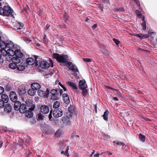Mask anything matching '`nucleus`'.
Returning a JSON list of instances; mask_svg holds the SVG:
<instances>
[{
	"instance_id": "52",
	"label": "nucleus",
	"mask_w": 157,
	"mask_h": 157,
	"mask_svg": "<svg viewBox=\"0 0 157 157\" xmlns=\"http://www.w3.org/2000/svg\"><path fill=\"white\" fill-rule=\"evenodd\" d=\"M104 139L105 140H107L109 138V136L107 135H104Z\"/></svg>"
},
{
	"instance_id": "44",
	"label": "nucleus",
	"mask_w": 157,
	"mask_h": 157,
	"mask_svg": "<svg viewBox=\"0 0 157 157\" xmlns=\"http://www.w3.org/2000/svg\"><path fill=\"white\" fill-rule=\"evenodd\" d=\"M113 40L114 42H115V43H116V44L117 45H118L119 44L120 42L118 40L116 39L115 38H113Z\"/></svg>"
},
{
	"instance_id": "50",
	"label": "nucleus",
	"mask_w": 157,
	"mask_h": 157,
	"mask_svg": "<svg viewBox=\"0 0 157 157\" xmlns=\"http://www.w3.org/2000/svg\"><path fill=\"white\" fill-rule=\"evenodd\" d=\"M48 117H49V119L50 120L52 118V114L51 111L50 112L48 116Z\"/></svg>"
},
{
	"instance_id": "63",
	"label": "nucleus",
	"mask_w": 157,
	"mask_h": 157,
	"mask_svg": "<svg viewBox=\"0 0 157 157\" xmlns=\"http://www.w3.org/2000/svg\"><path fill=\"white\" fill-rule=\"evenodd\" d=\"M94 106V107H95V110L96 111V110H97V108H96L97 107V106H96V105H95Z\"/></svg>"
},
{
	"instance_id": "59",
	"label": "nucleus",
	"mask_w": 157,
	"mask_h": 157,
	"mask_svg": "<svg viewBox=\"0 0 157 157\" xmlns=\"http://www.w3.org/2000/svg\"><path fill=\"white\" fill-rule=\"evenodd\" d=\"M118 11H124L123 8H119L118 9Z\"/></svg>"
},
{
	"instance_id": "11",
	"label": "nucleus",
	"mask_w": 157,
	"mask_h": 157,
	"mask_svg": "<svg viewBox=\"0 0 157 157\" xmlns=\"http://www.w3.org/2000/svg\"><path fill=\"white\" fill-rule=\"evenodd\" d=\"M41 112L43 113H48L49 111L48 107L46 105H43L41 106L40 107Z\"/></svg>"
},
{
	"instance_id": "6",
	"label": "nucleus",
	"mask_w": 157,
	"mask_h": 157,
	"mask_svg": "<svg viewBox=\"0 0 157 157\" xmlns=\"http://www.w3.org/2000/svg\"><path fill=\"white\" fill-rule=\"evenodd\" d=\"M13 28L15 30L22 29L23 26V24L21 22L15 21L13 23Z\"/></svg>"
},
{
	"instance_id": "40",
	"label": "nucleus",
	"mask_w": 157,
	"mask_h": 157,
	"mask_svg": "<svg viewBox=\"0 0 157 157\" xmlns=\"http://www.w3.org/2000/svg\"><path fill=\"white\" fill-rule=\"evenodd\" d=\"M4 102L2 100L0 99V108H2L4 106Z\"/></svg>"
},
{
	"instance_id": "19",
	"label": "nucleus",
	"mask_w": 157,
	"mask_h": 157,
	"mask_svg": "<svg viewBox=\"0 0 157 157\" xmlns=\"http://www.w3.org/2000/svg\"><path fill=\"white\" fill-rule=\"evenodd\" d=\"M14 104V109L16 110H18L20 109L21 105V102L18 101H16Z\"/></svg>"
},
{
	"instance_id": "5",
	"label": "nucleus",
	"mask_w": 157,
	"mask_h": 157,
	"mask_svg": "<svg viewBox=\"0 0 157 157\" xmlns=\"http://www.w3.org/2000/svg\"><path fill=\"white\" fill-rule=\"evenodd\" d=\"M21 99L23 101H24L28 107H30L29 108L32 110L34 109V106L33 104V102L32 100L30 99H28L26 98H24V97H21Z\"/></svg>"
},
{
	"instance_id": "43",
	"label": "nucleus",
	"mask_w": 157,
	"mask_h": 157,
	"mask_svg": "<svg viewBox=\"0 0 157 157\" xmlns=\"http://www.w3.org/2000/svg\"><path fill=\"white\" fill-rule=\"evenodd\" d=\"M148 37V35L147 34H141V37L142 38H145Z\"/></svg>"
},
{
	"instance_id": "4",
	"label": "nucleus",
	"mask_w": 157,
	"mask_h": 157,
	"mask_svg": "<svg viewBox=\"0 0 157 157\" xmlns=\"http://www.w3.org/2000/svg\"><path fill=\"white\" fill-rule=\"evenodd\" d=\"M52 57L56 59L57 61L59 62L64 63L67 60V55H61L57 53H54Z\"/></svg>"
},
{
	"instance_id": "20",
	"label": "nucleus",
	"mask_w": 157,
	"mask_h": 157,
	"mask_svg": "<svg viewBox=\"0 0 157 157\" xmlns=\"http://www.w3.org/2000/svg\"><path fill=\"white\" fill-rule=\"evenodd\" d=\"M35 62L34 60L32 58H29L26 59L27 63L29 65H33L34 63Z\"/></svg>"
},
{
	"instance_id": "49",
	"label": "nucleus",
	"mask_w": 157,
	"mask_h": 157,
	"mask_svg": "<svg viewBox=\"0 0 157 157\" xmlns=\"http://www.w3.org/2000/svg\"><path fill=\"white\" fill-rule=\"evenodd\" d=\"M134 35L136 36H137L138 37L140 38H141V34H135Z\"/></svg>"
},
{
	"instance_id": "39",
	"label": "nucleus",
	"mask_w": 157,
	"mask_h": 157,
	"mask_svg": "<svg viewBox=\"0 0 157 157\" xmlns=\"http://www.w3.org/2000/svg\"><path fill=\"white\" fill-rule=\"evenodd\" d=\"M37 117L40 120H42L43 118V115L41 113H39L38 114Z\"/></svg>"
},
{
	"instance_id": "33",
	"label": "nucleus",
	"mask_w": 157,
	"mask_h": 157,
	"mask_svg": "<svg viewBox=\"0 0 157 157\" xmlns=\"http://www.w3.org/2000/svg\"><path fill=\"white\" fill-rule=\"evenodd\" d=\"M109 113V112L108 111H105L104 113V114L103 115V117L104 119L105 120H107L108 119V116Z\"/></svg>"
},
{
	"instance_id": "32",
	"label": "nucleus",
	"mask_w": 157,
	"mask_h": 157,
	"mask_svg": "<svg viewBox=\"0 0 157 157\" xmlns=\"http://www.w3.org/2000/svg\"><path fill=\"white\" fill-rule=\"evenodd\" d=\"M142 20L144 21L141 24V26L143 28L144 30H145L146 29V25L145 21L144 20V17H143Z\"/></svg>"
},
{
	"instance_id": "46",
	"label": "nucleus",
	"mask_w": 157,
	"mask_h": 157,
	"mask_svg": "<svg viewBox=\"0 0 157 157\" xmlns=\"http://www.w3.org/2000/svg\"><path fill=\"white\" fill-rule=\"evenodd\" d=\"M64 17L66 20H67L68 18V16L67 14L66 13L64 15Z\"/></svg>"
},
{
	"instance_id": "57",
	"label": "nucleus",
	"mask_w": 157,
	"mask_h": 157,
	"mask_svg": "<svg viewBox=\"0 0 157 157\" xmlns=\"http://www.w3.org/2000/svg\"><path fill=\"white\" fill-rule=\"evenodd\" d=\"M44 40L45 41H47V38H46V35H45V34H44Z\"/></svg>"
},
{
	"instance_id": "18",
	"label": "nucleus",
	"mask_w": 157,
	"mask_h": 157,
	"mask_svg": "<svg viewBox=\"0 0 157 157\" xmlns=\"http://www.w3.org/2000/svg\"><path fill=\"white\" fill-rule=\"evenodd\" d=\"M18 92L20 95L22 96L26 93L25 88L24 87H19L18 90Z\"/></svg>"
},
{
	"instance_id": "28",
	"label": "nucleus",
	"mask_w": 157,
	"mask_h": 157,
	"mask_svg": "<svg viewBox=\"0 0 157 157\" xmlns=\"http://www.w3.org/2000/svg\"><path fill=\"white\" fill-rule=\"evenodd\" d=\"M16 68L18 71H22L25 69V67L23 65L20 64L18 65H17Z\"/></svg>"
},
{
	"instance_id": "47",
	"label": "nucleus",
	"mask_w": 157,
	"mask_h": 157,
	"mask_svg": "<svg viewBox=\"0 0 157 157\" xmlns=\"http://www.w3.org/2000/svg\"><path fill=\"white\" fill-rule=\"evenodd\" d=\"M84 60L87 62H90L91 61V60L89 58H84Z\"/></svg>"
},
{
	"instance_id": "38",
	"label": "nucleus",
	"mask_w": 157,
	"mask_h": 157,
	"mask_svg": "<svg viewBox=\"0 0 157 157\" xmlns=\"http://www.w3.org/2000/svg\"><path fill=\"white\" fill-rule=\"evenodd\" d=\"M136 13L137 14V16L139 18H141L142 17V14L140 13L139 11L136 10Z\"/></svg>"
},
{
	"instance_id": "60",
	"label": "nucleus",
	"mask_w": 157,
	"mask_h": 157,
	"mask_svg": "<svg viewBox=\"0 0 157 157\" xmlns=\"http://www.w3.org/2000/svg\"><path fill=\"white\" fill-rule=\"evenodd\" d=\"M3 142L2 141H0V148L2 147Z\"/></svg>"
},
{
	"instance_id": "48",
	"label": "nucleus",
	"mask_w": 157,
	"mask_h": 157,
	"mask_svg": "<svg viewBox=\"0 0 157 157\" xmlns=\"http://www.w3.org/2000/svg\"><path fill=\"white\" fill-rule=\"evenodd\" d=\"M24 40L27 43H28L31 41L29 38H25Z\"/></svg>"
},
{
	"instance_id": "3",
	"label": "nucleus",
	"mask_w": 157,
	"mask_h": 157,
	"mask_svg": "<svg viewBox=\"0 0 157 157\" xmlns=\"http://www.w3.org/2000/svg\"><path fill=\"white\" fill-rule=\"evenodd\" d=\"M49 62L50 63V65L48 62L44 61V60L39 61V62L38 61L36 62L38 65H39L40 67L43 68H47L51 66L52 67H53V63L52 60L50 59Z\"/></svg>"
},
{
	"instance_id": "14",
	"label": "nucleus",
	"mask_w": 157,
	"mask_h": 157,
	"mask_svg": "<svg viewBox=\"0 0 157 157\" xmlns=\"http://www.w3.org/2000/svg\"><path fill=\"white\" fill-rule=\"evenodd\" d=\"M68 64H69V68L72 71L74 72H78V71L76 66L74 65L73 63H68Z\"/></svg>"
},
{
	"instance_id": "26",
	"label": "nucleus",
	"mask_w": 157,
	"mask_h": 157,
	"mask_svg": "<svg viewBox=\"0 0 157 157\" xmlns=\"http://www.w3.org/2000/svg\"><path fill=\"white\" fill-rule=\"evenodd\" d=\"M69 149V147L68 146H67L66 149L65 150L62 151L61 152V154H63L64 155H65L66 156H67V157H69V155L68 153V151Z\"/></svg>"
},
{
	"instance_id": "61",
	"label": "nucleus",
	"mask_w": 157,
	"mask_h": 157,
	"mask_svg": "<svg viewBox=\"0 0 157 157\" xmlns=\"http://www.w3.org/2000/svg\"><path fill=\"white\" fill-rule=\"evenodd\" d=\"M113 98L115 100H116V101H118V99L116 97H113Z\"/></svg>"
},
{
	"instance_id": "51",
	"label": "nucleus",
	"mask_w": 157,
	"mask_h": 157,
	"mask_svg": "<svg viewBox=\"0 0 157 157\" xmlns=\"http://www.w3.org/2000/svg\"><path fill=\"white\" fill-rule=\"evenodd\" d=\"M116 143L118 145H120V146L123 145V144H123L121 142H117Z\"/></svg>"
},
{
	"instance_id": "53",
	"label": "nucleus",
	"mask_w": 157,
	"mask_h": 157,
	"mask_svg": "<svg viewBox=\"0 0 157 157\" xmlns=\"http://www.w3.org/2000/svg\"><path fill=\"white\" fill-rule=\"evenodd\" d=\"M97 27V25L96 24H94L92 26V28L93 29H94L96 28Z\"/></svg>"
},
{
	"instance_id": "27",
	"label": "nucleus",
	"mask_w": 157,
	"mask_h": 157,
	"mask_svg": "<svg viewBox=\"0 0 157 157\" xmlns=\"http://www.w3.org/2000/svg\"><path fill=\"white\" fill-rule=\"evenodd\" d=\"M36 92V91L34 90L32 88L29 89L28 91V94L31 96H34Z\"/></svg>"
},
{
	"instance_id": "56",
	"label": "nucleus",
	"mask_w": 157,
	"mask_h": 157,
	"mask_svg": "<svg viewBox=\"0 0 157 157\" xmlns=\"http://www.w3.org/2000/svg\"><path fill=\"white\" fill-rule=\"evenodd\" d=\"M102 2H108L109 0H101Z\"/></svg>"
},
{
	"instance_id": "8",
	"label": "nucleus",
	"mask_w": 157,
	"mask_h": 157,
	"mask_svg": "<svg viewBox=\"0 0 157 157\" xmlns=\"http://www.w3.org/2000/svg\"><path fill=\"white\" fill-rule=\"evenodd\" d=\"M51 99L54 100H58V97H57V90L56 89L52 90L51 91Z\"/></svg>"
},
{
	"instance_id": "25",
	"label": "nucleus",
	"mask_w": 157,
	"mask_h": 157,
	"mask_svg": "<svg viewBox=\"0 0 157 157\" xmlns=\"http://www.w3.org/2000/svg\"><path fill=\"white\" fill-rule=\"evenodd\" d=\"M25 113L26 117L28 118H31L33 116V113L32 111H26Z\"/></svg>"
},
{
	"instance_id": "21",
	"label": "nucleus",
	"mask_w": 157,
	"mask_h": 157,
	"mask_svg": "<svg viewBox=\"0 0 157 157\" xmlns=\"http://www.w3.org/2000/svg\"><path fill=\"white\" fill-rule=\"evenodd\" d=\"M63 99L64 102L66 104L69 102V98L68 95L67 94H64L63 95Z\"/></svg>"
},
{
	"instance_id": "16",
	"label": "nucleus",
	"mask_w": 157,
	"mask_h": 157,
	"mask_svg": "<svg viewBox=\"0 0 157 157\" xmlns=\"http://www.w3.org/2000/svg\"><path fill=\"white\" fill-rule=\"evenodd\" d=\"M31 87L32 88L37 90L41 87L40 85L37 83H33L31 84Z\"/></svg>"
},
{
	"instance_id": "64",
	"label": "nucleus",
	"mask_w": 157,
	"mask_h": 157,
	"mask_svg": "<svg viewBox=\"0 0 157 157\" xmlns=\"http://www.w3.org/2000/svg\"><path fill=\"white\" fill-rule=\"evenodd\" d=\"M59 85L62 87V85H62L60 82H59Z\"/></svg>"
},
{
	"instance_id": "13",
	"label": "nucleus",
	"mask_w": 157,
	"mask_h": 157,
	"mask_svg": "<svg viewBox=\"0 0 157 157\" xmlns=\"http://www.w3.org/2000/svg\"><path fill=\"white\" fill-rule=\"evenodd\" d=\"M14 56L21 58L23 57L24 56V55L21 52L20 50L18 49H15L14 53Z\"/></svg>"
},
{
	"instance_id": "37",
	"label": "nucleus",
	"mask_w": 157,
	"mask_h": 157,
	"mask_svg": "<svg viewBox=\"0 0 157 157\" xmlns=\"http://www.w3.org/2000/svg\"><path fill=\"white\" fill-rule=\"evenodd\" d=\"M24 144V142L23 140L21 139H20L18 141L17 143V144L20 145H22Z\"/></svg>"
},
{
	"instance_id": "15",
	"label": "nucleus",
	"mask_w": 157,
	"mask_h": 157,
	"mask_svg": "<svg viewBox=\"0 0 157 157\" xmlns=\"http://www.w3.org/2000/svg\"><path fill=\"white\" fill-rule=\"evenodd\" d=\"M21 58L16 56H12L11 58L12 61L16 64H18L20 62V59Z\"/></svg>"
},
{
	"instance_id": "2",
	"label": "nucleus",
	"mask_w": 157,
	"mask_h": 157,
	"mask_svg": "<svg viewBox=\"0 0 157 157\" xmlns=\"http://www.w3.org/2000/svg\"><path fill=\"white\" fill-rule=\"evenodd\" d=\"M13 10L8 6H5L3 8H0V14L3 16H7L10 13H12Z\"/></svg>"
},
{
	"instance_id": "45",
	"label": "nucleus",
	"mask_w": 157,
	"mask_h": 157,
	"mask_svg": "<svg viewBox=\"0 0 157 157\" xmlns=\"http://www.w3.org/2000/svg\"><path fill=\"white\" fill-rule=\"evenodd\" d=\"M4 91V88L1 86H0V95L2 94L3 93Z\"/></svg>"
},
{
	"instance_id": "30",
	"label": "nucleus",
	"mask_w": 157,
	"mask_h": 157,
	"mask_svg": "<svg viewBox=\"0 0 157 157\" xmlns=\"http://www.w3.org/2000/svg\"><path fill=\"white\" fill-rule=\"evenodd\" d=\"M9 68L14 69L16 68L17 67V64L13 62V63H10L9 65Z\"/></svg>"
},
{
	"instance_id": "10",
	"label": "nucleus",
	"mask_w": 157,
	"mask_h": 157,
	"mask_svg": "<svg viewBox=\"0 0 157 157\" xmlns=\"http://www.w3.org/2000/svg\"><path fill=\"white\" fill-rule=\"evenodd\" d=\"M79 86L81 89H84L86 88L87 87L86 82L84 80H81L79 81Z\"/></svg>"
},
{
	"instance_id": "24",
	"label": "nucleus",
	"mask_w": 157,
	"mask_h": 157,
	"mask_svg": "<svg viewBox=\"0 0 157 157\" xmlns=\"http://www.w3.org/2000/svg\"><path fill=\"white\" fill-rule=\"evenodd\" d=\"M5 111L6 112L9 113L11 110V106L10 105L7 104L6 105L4 109Z\"/></svg>"
},
{
	"instance_id": "29",
	"label": "nucleus",
	"mask_w": 157,
	"mask_h": 157,
	"mask_svg": "<svg viewBox=\"0 0 157 157\" xmlns=\"http://www.w3.org/2000/svg\"><path fill=\"white\" fill-rule=\"evenodd\" d=\"M63 121L64 124H69L70 123V121L69 118L67 117L63 118Z\"/></svg>"
},
{
	"instance_id": "62",
	"label": "nucleus",
	"mask_w": 157,
	"mask_h": 157,
	"mask_svg": "<svg viewBox=\"0 0 157 157\" xmlns=\"http://www.w3.org/2000/svg\"><path fill=\"white\" fill-rule=\"evenodd\" d=\"M134 1L137 4H139V2L137 0H134Z\"/></svg>"
},
{
	"instance_id": "9",
	"label": "nucleus",
	"mask_w": 157,
	"mask_h": 157,
	"mask_svg": "<svg viewBox=\"0 0 157 157\" xmlns=\"http://www.w3.org/2000/svg\"><path fill=\"white\" fill-rule=\"evenodd\" d=\"M38 94L40 97H44L46 95L47 97L49 94V90L48 89L46 90V92L43 90H40L37 92Z\"/></svg>"
},
{
	"instance_id": "54",
	"label": "nucleus",
	"mask_w": 157,
	"mask_h": 157,
	"mask_svg": "<svg viewBox=\"0 0 157 157\" xmlns=\"http://www.w3.org/2000/svg\"><path fill=\"white\" fill-rule=\"evenodd\" d=\"M138 49L139 51H141V52H143L145 51L144 50L140 48H138Z\"/></svg>"
},
{
	"instance_id": "12",
	"label": "nucleus",
	"mask_w": 157,
	"mask_h": 157,
	"mask_svg": "<svg viewBox=\"0 0 157 157\" xmlns=\"http://www.w3.org/2000/svg\"><path fill=\"white\" fill-rule=\"evenodd\" d=\"M10 98L11 101L13 102H15L17 100V95L15 92L13 91H12L10 92Z\"/></svg>"
},
{
	"instance_id": "58",
	"label": "nucleus",
	"mask_w": 157,
	"mask_h": 157,
	"mask_svg": "<svg viewBox=\"0 0 157 157\" xmlns=\"http://www.w3.org/2000/svg\"><path fill=\"white\" fill-rule=\"evenodd\" d=\"M99 154H96L94 155V156L95 157H98L99 156Z\"/></svg>"
},
{
	"instance_id": "7",
	"label": "nucleus",
	"mask_w": 157,
	"mask_h": 157,
	"mask_svg": "<svg viewBox=\"0 0 157 157\" xmlns=\"http://www.w3.org/2000/svg\"><path fill=\"white\" fill-rule=\"evenodd\" d=\"M52 114L54 117H59L63 115V112L61 110L55 109L53 112Z\"/></svg>"
},
{
	"instance_id": "35",
	"label": "nucleus",
	"mask_w": 157,
	"mask_h": 157,
	"mask_svg": "<svg viewBox=\"0 0 157 157\" xmlns=\"http://www.w3.org/2000/svg\"><path fill=\"white\" fill-rule=\"evenodd\" d=\"M61 132V131L60 129H59L56 132L55 135L57 137H59L62 134Z\"/></svg>"
},
{
	"instance_id": "34",
	"label": "nucleus",
	"mask_w": 157,
	"mask_h": 157,
	"mask_svg": "<svg viewBox=\"0 0 157 157\" xmlns=\"http://www.w3.org/2000/svg\"><path fill=\"white\" fill-rule=\"evenodd\" d=\"M139 138L140 140L142 142H144L145 140V136L141 134L139 135Z\"/></svg>"
},
{
	"instance_id": "23",
	"label": "nucleus",
	"mask_w": 157,
	"mask_h": 157,
	"mask_svg": "<svg viewBox=\"0 0 157 157\" xmlns=\"http://www.w3.org/2000/svg\"><path fill=\"white\" fill-rule=\"evenodd\" d=\"M68 84L69 86L73 88L74 91H77L78 88L75 84L74 83L70 82H68Z\"/></svg>"
},
{
	"instance_id": "42",
	"label": "nucleus",
	"mask_w": 157,
	"mask_h": 157,
	"mask_svg": "<svg viewBox=\"0 0 157 157\" xmlns=\"http://www.w3.org/2000/svg\"><path fill=\"white\" fill-rule=\"evenodd\" d=\"M148 33L149 34V35H154L155 34V33L154 32H153L152 31V30H150V29L148 32Z\"/></svg>"
},
{
	"instance_id": "36",
	"label": "nucleus",
	"mask_w": 157,
	"mask_h": 157,
	"mask_svg": "<svg viewBox=\"0 0 157 157\" xmlns=\"http://www.w3.org/2000/svg\"><path fill=\"white\" fill-rule=\"evenodd\" d=\"M82 94L84 96H86L88 92V90L86 88H85L84 89H82Z\"/></svg>"
},
{
	"instance_id": "31",
	"label": "nucleus",
	"mask_w": 157,
	"mask_h": 157,
	"mask_svg": "<svg viewBox=\"0 0 157 157\" xmlns=\"http://www.w3.org/2000/svg\"><path fill=\"white\" fill-rule=\"evenodd\" d=\"M60 104V103L59 101H56L54 103L53 108L55 109H57L59 107Z\"/></svg>"
},
{
	"instance_id": "1",
	"label": "nucleus",
	"mask_w": 157,
	"mask_h": 157,
	"mask_svg": "<svg viewBox=\"0 0 157 157\" xmlns=\"http://www.w3.org/2000/svg\"><path fill=\"white\" fill-rule=\"evenodd\" d=\"M13 43L11 41H7L6 43L2 41L0 42V52L4 55H7L10 56H14L15 49L13 48Z\"/></svg>"
},
{
	"instance_id": "17",
	"label": "nucleus",
	"mask_w": 157,
	"mask_h": 157,
	"mask_svg": "<svg viewBox=\"0 0 157 157\" xmlns=\"http://www.w3.org/2000/svg\"><path fill=\"white\" fill-rule=\"evenodd\" d=\"M27 108L25 104H21L19 111L21 113H24L27 111Z\"/></svg>"
},
{
	"instance_id": "55",
	"label": "nucleus",
	"mask_w": 157,
	"mask_h": 157,
	"mask_svg": "<svg viewBox=\"0 0 157 157\" xmlns=\"http://www.w3.org/2000/svg\"><path fill=\"white\" fill-rule=\"evenodd\" d=\"M62 87L63 89V90H64V91H66V90H66V88L64 86H63V85H62Z\"/></svg>"
},
{
	"instance_id": "41",
	"label": "nucleus",
	"mask_w": 157,
	"mask_h": 157,
	"mask_svg": "<svg viewBox=\"0 0 157 157\" xmlns=\"http://www.w3.org/2000/svg\"><path fill=\"white\" fill-rule=\"evenodd\" d=\"M103 52L105 56H108L109 55V51L105 49L103 51Z\"/></svg>"
},
{
	"instance_id": "22",
	"label": "nucleus",
	"mask_w": 157,
	"mask_h": 157,
	"mask_svg": "<svg viewBox=\"0 0 157 157\" xmlns=\"http://www.w3.org/2000/svg\"><path fill=\"white\" fill-rule=\"evenodd\" d=\"M2 100L5 103H7L9 100V98L8 96L6 94H3L1 96Z\"/></svg>"
}]
</instances>
